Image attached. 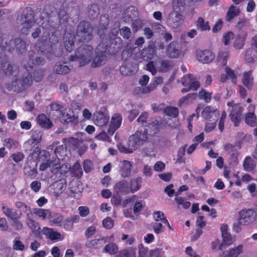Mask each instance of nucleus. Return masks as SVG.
I'll return each instance as SVG.
<instances>
[{
    "mask_svg": "<svg viewBox=\"0 0 257 257\" xmlns=\"http://www.w3.org/2000/svg\"><path fill=\"white\" fill-rule=\"evenodd\" d=\"M105 242V237L100 236L98 238L92 239L86 241L85 245L89 248L98 249L101 248Z\"/></svg>",
    "mask_w": 257,
    "mask_h": 257,
    "instance_id": "a878e982",
    "label": "nucleus"
},
{
    "mask_svg": "<svg viewBox=\"0 0 257 257\" xmlns=\"http://www.w3.org/2000/svg\"><path fill=\"white\" fill-rule=\"evenodd\" d=\"M243 251V245L239 244L238 245L231 248L228 250L223 252V256L220 257H237Z\"/></svg>",
    "mask_w": 257,
    "mask_h": 257,
    "instance_id": "cd10ccee",
    "label": "nucleus"
},
{
    "mask_svg": "<svg viewBox=\"0 0 257 257\" xmlns=\"http://www.w3.org/2000/svg\"><path fill=\"white\" fill-rule=\"evenodd\" d=\"M141 179L139 178L132 179L130 182V188L132 192L138 191L141 186Z\"/></svg>",
    "mask_w": 257,
    "mask_h": 257,
    "instance_id": "3c124183",
    "label": "nucleus"
},
{
    "mask_svg": "<svg viewBox=\"0 0 257 257\" xmlns=\"http://www.w3.org/2000/svg\"><path fill=\"white\" fill-rule=\"evenodd\" d=\"M54 71L57 74H66L69 72V68L65 64L58 63L54 66Z\"/></svg>",
    "mask_w": 257,
    "mask_h": 257,
    "instance_id": "ea45409f",
    "label": "nucleus"
},
{
    "mask_svg": "<svg viewBox=\"0 0 257 257\" xmlns=\"http://www.w3.org/2000/svg\"><path fill=\"white\" fill-rule=\"evenodd\" d=\"M196 25L197 28L202 31H209L210 30L208 22H206L204 19L201 17L198 18Z\"/></svg>",
    "mask_w": 257,
    "mask_h": 257,
    "instance_id": "c03bdc74",
    "label": "nucleus"
},
{
    "mask_svg": "<svg viewBox=\"0 0 257 257\" xmlns=\"http://www.w3.org/2000/svg\"><path fill=\"white\" fill-rule=\"evenodd\" d=\"M153 217L156 222H162L163 223L165 222V220H167L164 213L160 211L155 212L153 214Z\"/></svg>",
    "mask_w": 257,
    "mask_h": 257,
    "instance_id": "bf43d9fd",
    "label": "nucleus"
},
{
    "mask_svg": "<svg viewBox=\"0 0 257 257\" xmlns=\"http://www.w3.org/2000/svg\"><path fill=\"white\" fill-rule=\"evenodd\" d=\"M2 65L3 70L6 75H16L17 73L18 70L16 65H12L7 62L3 63Z\"/></svg>",
    "mask_w": 257,
    "mask_h": 257,
    "instance_id": "f704fd0d",
    "label": "nucleus"
},
{
    "mask_svg": "<svg viewBox=\"0 0 257 257\" xmlns=\"http://www.w3.org/2000/svg\"><path fill=\"white\" fill-rule=\"evenodd\" d=\"M114 190L117 192H129L130 186H128L126 181L123 180L117 183L114 186Z\"/></svg>",
    "mask_w": 257,
    "mask_h": 257,
    "instance_id": "4c0bfd02",
    "label": "nucleus"
},
{
    "mask_svg": "<svg viewBox=\"0 0 257 257\" xmlns=\"http://www.w3.org/2000/svg\"><path fill=\"white\" fill-rule=\"evenodd\" d=\"M167 55L171 58H178L182 55L181 48L178 43L172 42L169 45L167 51Z\"/></svg>",
    "mask_w": 257,
    "mask_h": 257,
    "instance_id": "6ab92c4d",
    "label": "nucleus"
},
{
    "mask_svg": "<svg viewBox=\"0 0 257 257\" xmlns=\"http://www.w3.org/2000/svg\"><path fill=\"white\" fill-rule=\"evenodd\" d=\"M42 42H38L35 45L36 49L38 52H40L48 59H51L55 56H58L59 54H56L54 51L56 49L54 45H50L43 38L42 39Z\"/></svg>",
    "mask_w": 257,
    "mask_h": 257,
    "instance_id": "39448f33",
    "label": "nucleus"
},
{
    "mask_svg": "<svg viewBox=\"0 0 257 257\" xmlns=\"http://www.w3.org/2000/svg\"><path fill=\"white\" fill-rule=\"evenodd\" d=\"M239 13V10L236 7L231 6L228 10L226 16V20L227 21H230L234 17L237 16Z\"/></svg>",
    "mask_w": 257,
    "mask_h": 257,
    "instance_id": "79ce46f5",
    "label": "nucleus"
},
{
    "mask_svg": "<svg viewBox=\"0 0 257 257\" xmlns=\"http://www.w3.org/2000/svg\"><path fill=\"white\" fill-rule=\"evenodd\" d=\"M222 245L223 246L224 248H226L232 243V239L230 233L223 235H222Z\"/></svg>",
    "mask_w": 257,
    "mask_h": 257,
    "instance_id": "5fc2aeb1",
    "label": "nucleus"
},
{
    "mask_svg": "<svg viewBox=\"0 0 257 257\" xmlns=\"http://www.w3.org/2000/svg\"><path fill=\"white\" fill-rule=\"evenodd\" d=\"M148 248L141 244L139 246V257H147L148 255Z\"/></svg>",
    "mask_w": 257,
    "mask_h": 257,
    "instance_id": "774afa93",
    "label": "nucleus"
},
{
    "mask_svg": "<svg viewBox=\"0 0 257 257\" xmlns=\"http://www.w3.org/2000/svg\"><path fill=\"white\" fill-rule=\"evenodd\" d=\"M5 146L10 149H16L19 146V143L15 140L7 138L4 141Z\"/></svg>",
    "mask_w": 257,
    "mask_h": 257,
    "instance_id": "de8ad7c7",
    "label": "nucleus"
},
{
    "mask_svg": "<svg viewBox=\"0 0 257 257\" xmlns=\"http://www.w3.org/2000/svg\"><path fill=\"white\" fill-rule=\"evenodd\" d=\"M37 121L44 128H49L52 125V123L50 119L43 114H40L37 116Z\"/></svg>",
    "mask_w": 257,
    "mask_h": 257,
    "instance_id": "473e14b6",
    "label": "nucleus"
},
{
    "mask_svg": "<svg viewBox=\"0 0 257 257\" xmlns=\"http://www.w3.org/2000/svg\"><path fill=\"white\" fill-rule=\"evenodd\" d=\"M69 152L67 150V148L65 145H62L57 146L54 150V154L56 156V158L54 160H64L66 158H68V155Z\"/></svg>",
    "mask_w": 257,
    "mask_h": 257,
    "instance_id": "b1692460",
    "label": "nucleus"
},
{
    "mask_svg": "<svg viewBox=\"0 0 257 257\" xmlns=\"http://www.w3.org/2000/svg\"><path fill=\"white\" fill-rule=\"evenodd\" d=\"M253 78L252 76V72L249 71L244 72L242 76V83L248 88H250L253 84Z\"/></svg>",
    "mask_w": 257,
    "mask_h": 257,
    "instance_id": "2f4dec72",
    "label": "nucleus"
},
{
    "mask_svg": "<svg viewBox=\"0 0 257 257\" xmlns=\"http://www.w3.org/2000/svg\"><path fill=\"white\" fill-rule=\"evenodd\" d=\"M146 69L150 71L152 75H155L158 72H165L169 70L171 65L168 60L161 61H150L146 65Z\"/></svg>",
    "mask_w": 257,
    "mask_h": 257,
    "instance_id": "20e7f679",
    "label": "nucleus"
},
{
    "mask_svg": "<svg viewBox=\"0 0 257 257\" xmlns=\"http://www.w3.org/2000/svg\"><path fill=\"white\" fill-rule=\"evenodd\" d=\"M92 28L88 23L86 22H80L77 27L76 37L82 42H88L92 38Z\"/></svg>",
    "mask_w": 257,
    "mask_h": 257,
    "instance_id": "423d86ee",
    "label": "nucleus"
},
{
    "mask_svg": "<svg viewBox=\"0 0 257 257\" xmlns=\"http://www.w3.org/2000/svg\"><path fill=\"white\" fill-rule=\"evenodd\" d=\"M228 57V52L227 51H221L219 53L217 60L222 65H225L227 63V58Z\"/></svg>",
    "mask_w": 257,
    "mask_h": 257,
    "instance_id": "603ef678",
    "label": "nucleus"
},
{
    "mask_svg": "<svg viewBox=\"0 0 257 257\" xmlns=\"http://www.w3.org/2000/svg\"><path fill=\"white\" fill-rule=\"evenodd\" d=\"M2 209L3 213L11 219H16L19 218V216H17L16 212L14 209L6 206H3Z\"/></svg>",
    "mask_w": 257,
    "mask_h": 257,
    "instance_id": "a18cd8bd",
    "label": "nucleus"
},
{
    "mask_svg": "<svg viewBox=\"0 0 257 257\" xmlns=\"http://www.w3.org/2000/svg\"><path fill=\"white\" fill-rule=\"evenodd\" d=\"M97 224L94 223L90 226L85 231V235L86 237L89 238L94 235L96 231Z\"/></svg>",
    "mask_w": 257,
    "mask_h": 257,
    "instance_id": "69168bd1",
    "label": "nucleus"
},
{
    "mask_svg": "<svg viewBox=\"0 0 257 257\" xmlns=\"http://www.w3.org/2000/svg\"><path fill=\"white\" fill-rule=\"evenodd\" d=\"M69 170L74 176L76 177H79L82 174L81 165L78 162H76Z\"/></svg>",
    "mask_w": 257,
    "mask_h": 257,
    "instance_id": "8fccbe9b",
    "label": "nucleus"
},
{
    "mask_svg": "<svg viewBox=\"0 0 257 257\" xmlns=\"http://www.w3.org/2000/svg\"><path fill=\"white\" fill-rule=\"evenodd\" d=\"M41 232L47 238L53 241L62 240L63 239V237L59 232L52 228L45 227L42 229Z\"/></svg>",
    "mask_w": 257,
    "mask_h": 257,
    "instance_id": "412c9836",
    "label": "nucleus"
},
{
    "mask_svg": "<svg viewBox=\"0 0 257 257\" xmlns=\"http://www.w3.org/2000/svg\"><path fill=\"white\" fill-rule=\"evenodd\" d=\"M254 105L249 104L247 107L248 112L245 116L246 123L251 126H254L256 124V117L254 113Z\"/></svg>",
    "mask_w": 257,
    "mask_h": 257,
    "instance_id": "393cba45",
    "label": "nucleus"
},
{
    "mask_svg": "<svg viewBox=\"0 0 257 257\" xmlns=\"http://www.w3.org/2000/svg\"><path fill=\"white\" fill-rule=\"evenodd\" d=\"M182 83L184 86L192 85L195 82H199L194 78L192 75L189 74L184 76L181 80Z\"/></svg>",
    "mask_w": 257,
    "mask_h": 257,
    "instance_id": "09e8293b",
    "label": "nucleus"
},
{
    "mask_svg": "<svg viewBox=\"0 0 257 257\" xmlns=\"http://www.w3.org/2000/svg\"><path fill=\"white\" fill-rule=\"evenodd\" d=\"M33 214H31L27 216L26 221L28 226L32 230L36 236H39L40 235V226L39 224L32 219Z\"/></svg>",
    "mask_w": 257,
    "mask_h": 257,
    "instance_id": "5701e85b",
    "label": "nucleus"
},
{
    "mask_svg": "<svg viewBox=\"0 0 257 257\" xmlns=\"http://www.w3.org/2000/svg\"><path fill=\"white\" fill-rule=\"evenodd\" d=\"M136 248L130 247L119 250L115 257H136Z\"/></svg>",
    "mask_w": 257,
    "mask_h": 257,
    "instance_id": "c9c22d12",
    "label": "nucleus"
},
{
    "mask_svg": "<svg viewBox=\"0 0 257 257\" xmlns=\"http://www.w3.org/2000/svg\"><path fill=\"white\" fill-rule=\"evenodd\" d=\"M196 57L198 61L204 64L211 62L215 57L213 53L208 50L197 51Z\"/></svg>",
    "mask_w": 257,
    "mask_h": 257,
    "instance_id": "2eb2a0df",
    "label": "nucleus"
},
{
    "mask_svg": "<svg viewBox=\"0 0 257 257\" xmlns=\"http://www.w3.org/2000/svg\"><path fill=\"white\" fill-rule=\"evenodd\" d=\"M122 121V117L119 114L116 113L112 116L109 127L107 130V134L112 136L115 131L118 129Z\"/></svg>",
    "mask_w": 257,
    "mask_h": 257,
    "instance_id": "a211bd4d",
    "label": "nucleus"
},
{
    "mask_svg": "<svg viewBox=\"0 0 257 257\" xmlns=\"http://www.w3.org/2000/svg\"><path fill=\"white\" fill-rule=\"evenodd\" d=\"M151 90L149 87V85L147 86H138L136 87L134 91V93L136 95H140L142 94H146L150 93L151 92Z\"/></svg>",
    "mask_w": 257,
    "mask_h": 257,
    "instance_id": "13d9d810",
    "label": "nucleus"
},
{
    "mask_svg": "<svg viewBox=\"0 0 257 257\" xmlns=\"http://www.w3.org/2000/svg\"><path fill=\"white\" fill-rule=\"evenodd\" d=\"M44 59L41 57L36 55L33 51L30 52L29 57L24 62V65L26 69L29 71V68H32L34 66L44 64Z\"/></svg>",
    "mask_w": 257,
    "mask_h": 257,
    "instance_id": "9b49d317",
    "label": "nucleus"
},
{
    "mask_svg": "<svg viewBox=\"0 0 257 257\" xmlns=\"http://www.w3.org/2000/svg\"><path fill=\"white\" fill-rule=\"evenodd\" d=\"M138 71L136 64L125 62L120 67V72L124 76H128L136 73Z\"/></svg>",
    "mask_w": 257,
    "mask_h": 257,
    "instance_id": "aec40b11",
    "label": "nucleus"
},
{
    "mask_svg": "<svg viewBox=\"0 0 257 257\" xmlns=\"http://www.w3.org/2000/svg\"><path fill=\"white\" fill-rule=\"evenodd\" d=\"M32 81V77H26L24 79H23V83H22L20 81H16L15 82H13L12 86H16V84L18 82L21 84V86H22L21 89H23L25 87L29 86L31 85V82Z\"/></svg>",
    "mask_w": 257,
    "mask_h": 257,
    "instance_id": "4d7b16f0",
    "label": "nucleus"
},
{
    "mask_svg": "<svg viewBox=\"0 0 257 257\" xmlns=\"http://www.w3.org/2000/svg\"><path fill=\"white\" fill-rule=\"evenodd\" d=\"M225 72L228 78L231 80L233 84H236L237 76L238 75L237 72L228 67L225 68Z\"/></svg>",
    "mask_w": 257,
    "mask_h": 257,
    "instance_id": "49530a36",
    "label": "nucleus"
},
{
    "mask_svg": "<svg viewBox=\"0 0 257 257\" xmlns=\"http://www.w3.org/2000/svg\"><path fill=\"white\" fill-rule=\"evenodd\" d=\"M199 97L200 99H203L206 102H209L211 99V93L209 92L202 90L199 92Z\"/></svg>",
    "mask_w": 257,
    "mask_h": 257,
    "instance_id": "052dcab7",
    "label": "nucleus"
},
{
    "mask_svg": "<svg viewBox=\"0 0 257 257\" xmlns=\"http://www.w3.org/2000/svg\"><path fill=\"white\" fill-rule=\"evenodd\" d=\"M243 166L246 171L251 172L255 168L256 164L251 157H246L244 160Z\"/></svg>",
    "mask_w": 257,
    "mask_h": 257,
    "instance_id": "e433bc0d",
    "label": "nucleus"
},
{
    "mask_svg": "<svg viewBox=\"0 0 257 257\" xmlns=\"http://www.w3.org/2000/svg\"><path fill=\"white\" fill-rule=\"evenodd\" d=\"M227 105L229 107H232L229 117L234 122V125L237 126V123L242 118L241 112L242 111V108L240 105L234 103L233 101L227 102Z\"/></svg>",
    "mask_w": 257,
    "mask_h": 257,
    "instance_id": "1a4fd4ad",
    "label": "nucleus"
},
{
    "mask_svg": "<svg viewBox=\"0 0 257 257\" xmlns=\"http://www.w3.org/2000/svg\"><path fill=\"white\" fill-rule=\"evenodd\" d=\"M246 37V33L244 32H240L235 38L234 43V47L237 49L242 48Z\"/></svg>",
    "mask_w": 257,
    "mask_h": 257,
    "instance_id": "7c9ffc66",
    "label": "nucleus"
},
{
    "mask_svg": "<svg viewBox=\"0 0 257 257\" xmlns=\"http://www.w3.org/2000/svg\"><path fill=\"white\" fill-rule=\"evenodd\" d=\"M1 47L4 48L6 50L11 51L14 49V42L11 39L5 38L1 40Z\"/></svg>",
    "mask_w": 257,
    "mask_h": 257,
    "instance_id": "a19ab883",
    "label": "nucleus"
},
{
    "mask_svg": "<svg viewBox=\"0 0 257 257\" xmlns=\"http://www.w3.org/2000/svg\"><path fill=\"white\" fill-rule=\"evenodd\" d=\"M219 115V110L216 108L211 106L205 107L202 111V116L206 121L216 120Z\"/></svg>",
    "mask_w": 257,
    "mask_h": 257,
    "instance_id": "f8f14e48",
    "label": "nucleus"
},
{
    "mask_svg": "<svg viewBox=\"0 0 257 257\" xmlns=\"http://www.w3.org/2000/svg\"><path fill=\"white\" fill-rule=\"evenodd\" d=\"M118 252V246L114 242H109L106 244L102 249V252L110 255H114Z\"/></svg>",
    "mask_w": 257,
    "mask_h": 257,
    "instance_id": "72a5a7b5",
    "label": "nucleus"
},
{
    "mask_svg": "<svg viewBox=\"0 0 257 257\" xmlns=\"http://www.w3.org/2000/svg\"><path fill=\"white\" fill-rule=\"evenodd\" d=\"M163 82V78L161 77H156L153 81L149 85L151 91L155 90L157 86Z\"/></svg>",
    "mask_w": 257,
    "mask_h": 257,
    "instance_id": "680f3d73",
    "label": "nucleus"
},
{
    "mask_svg": "<svg viewBox=\"0 0 257 257\" xmlns=\"http://www.w3.org/2000/svg\"><path fill=\"white\" fill-rule=\"evenodd\" d=\"M106 49V46L103 44H100L97 47L96 56L91 64L92 67H97L105 64L107 58Z\"/></svg>",
    "mask_w": 257,
    "mask_h": 257,
    "instance_id": "0eeeda50",
    "label": "nucleus"
},
{
    "mask_svg": "<svg viewBox=\"0 0 257 257\" xmlns=\"http://www.w3.org/2000/svg\"><path fill=\"white\" fill-rule=\"evenodd\" d=\"M147 134L148 130L137 131L129 137L128 146L133 152L146 142L148 139Z\"/></svg>",
    "mask_w": 257,
    "mask_h": 257,
    "instance_id": "7ed1b4c3",
    "label": "nucleus"
},
{
    "mask_svg": "<svg viewBox=\"0 0 257 257\" xmlns=\"http://www.w3.org/2000/svg\"><path fill=\"white\" fill-rule=\"evenodd\" d=\"M95 123L99 126L106 125L109 120V115L105 109L103 108L94 113Z\"/></svg>",
    "mask_w": 257,
    "mask_h": 257,
    "instance_id": "ddd939ff",
    "label": "nucleus"
},
{
    "mask_svg": "<svg viewBox=\"0 0 257 257\" xmlns=\"http://www.w3.org/2000/svg\"><path fill=\"white\" fill-rule=\"evenodd\" d=\"M118 166L119 171L122 177L126 178L131 175L133 167L132 162L127 160H122L119 162Z\"/></svg>",
    "mask_w": 257,
    "mask_h": 257,
    "instance_id": "4468645a",
    "label": "nucleus"
},
{
    "mask_svg": "<svg viewBox=\"0 0 257 257\" xmlns=\"http://www.w3.org/2000/svg\"><path fill=\"white\" fill-rule=\"evenodd\" d=\"M15 45L16 46V49L21 53H23L25 50V43L20 38L15 40Z\"/></svg>",
    "mask_w": 257,
    "mask_h": 257,
    "instance_id": "6e6d98bb",
    "label": "nucleus"
},
{
    "mask_svg": "<svg viewBox=\"0 0 257 257\" xmlns=\"http://www.w3.org/2000/svg\"><path fill=\"white\" fill-rule=\"evenodd\" d=\"M33 212L41 219H50L52 216V213L48 209H43L42 208H34Z\"/></svg>",
    "mask_w": 257,
    "mask_h": 257,
    "instance_id": "c756f323",
    "label": "nucleus"
},
{
    "mask_svg": "<svg viewBox=\"0 0 257 257\" xmlns=\"http://www.w3.org/2000/svg\"><path fill=\"white\" fill-rule=\"evenodd\" d=\"M182 20L183 16L182 15L172 13L169 16V25L173 28H178L181 26Z\"/></svg>",
    "mask_w": 257,
    "mask_h": 257,
    "instance_id": "bb28decb",
    "label": "nucleus"
},
{
    "mask_svg": "<svg viewBox=\"0 0 257 257\" xmlns=\"http://www.w3.org/2000/svg\"><path fill=\"white\" fill-rule=\"evenodd\" d=\"M252 46L253 49L249 48L246 51L244 58L248 63H251L253 61L254 58H257V36L252 38Z\"/></svg>",
    "mask_w": 257,
    "mask_h": 257,
    "instance_id": "f3484780",
    "label": "nucleus"
},
{
    "mask_svg": "<svg viewBox=\"0 0 257 257\" xmlns=\"http://www.w3.org/2000/svg\"><path fill=\"white\" fill-rule=\"evenodd\" d=\"M155 54V51L154 49L150 47L144 48L142 53V57L145 60L152 59L154 57Z\"/></svg>",
    "mask_w": 257,
    "mask_h": 257,
    "instance_id": "58836bf2",
    "label": "nucleus"
},
{
    "mask_svg": "<svg viewBox=\"0 0 257 257\" xmlns=\"http://www.w3.org/2000/svg\"><path fill=\"white\" fill-rule=\"evenodd\" d=\"M17 21L19 25V29L24 34H28L30 29L35 25L34 14L31 10L24 12L18 18Z\"/></svg>",
    "mask_w": 257,
    "mask_h": 257,
    "instance_id": "f03ea898",
    "label": "nucleus"
},
{
    "mask_svg": "<svg viewBox=\"0 0 257 257\" xmlns=\"http://www.w3.org/2000/svg\"><path fill=\"white\" fill-rule=\"evenodd\" d=\"M238 221L240 224L247 225L254 221V213L251 209H242L239 212Z\"/></svg>",
    "mask_w": 257,
    "mask_h": 257,
    "instance_id": "9d476101",
    "label": "nucleus"
},
{
    "mask_svg": "<svg viewBox=\"0 0 257 257\" xmlns=\"http://www.w3.org/2000/svg\"><path fill=\"white\" fill-rule=\"evenodd\" d=\"M51 159L50 154L48 152L42 151L40 152L39 158V162L40 163L39 170L42 171L46 170L48 168L53 169V166H54L53 157Z\"/></svg>",
    "mask_w": 257,
    "mask_h": 257,
    "instance_id": "6e6552de",
    "label": "nucleus"
},
{
    "mask_svg": "<svg viewBox=\"0 0 257 257\" xmlns=\"http://www.w3.org/2000/svg\"><path fill=\"white\" fill-rule=\"evenodd\" d=\"M54 166H53L52 172L56 174H65L70 169V166L68 164H60V161L58 160H54Z\"/></svg>",
    "mask_w": 257,
    "mask_h": 257,
    "instance_id": "4be33fe9",
    "label": "nucleus"
},
{
    "mask_svg": "<svg viewBox=\"0 0 257 257\" xmlns=\"http://www.w3.org/2000/svg\"><path fill=\"white\" fill-rule=\"evenodd\" d=\"M164 112L167 115L171 117H176L179 113V110L177 107L169 106L163 110Z\"/></svg>",
    "mask_w": 257,
    "mask_h": 257,
    "instance_id": "864d4df0",
    "label": "nucleus"
},
{
    "mask_svg": "<svg viewBox=\"0 0 257 257\" xmlns=\"http://www.w3.org/2000/svg\"><path fill=\"white\" fill-rule=\"evenodd\" d=\"M194 96L193 94H188L186 96L181 98L179 102V104L181 106L183 104H189L192 102Z\"/></svg>",
    "mask_w": 257,
    "mask_h": 257,
    "instance_id": "338daca9",
    "label": "nucleus"
},
{
    "mask_svg": "<svg viewBox=\"0 0 257 257\" xmlns=\"http://www.w3.org/2000/svg\"><path fill=\"white\" fill-rule=\"evenodd\" d=\"M15 206L17 208L23 210L26 214V216L32 214L31 206L24 202L17 201L15 203Z\"/></svg>",
    "mask_w": 257,
    "mask_h": 257,
    "instance_id": "37998d69",
    "label": "nucleus"
},
{
    "mask_svg": "<svg viewBox=\"0 0 257 257\" xmlns=\"http://www.w3.org/2000/svg\"><path fill=\"white\" fill-rule=\"evenodd\" d=\"M211 245V249L214 251H217L218 250H222L223 249H224L223 246L222 245V243H220L219 239H215L212 241Z\"/></svg>",
    "mask_w": 257,
    "mask_h": 257,
    "instance_id": "0e129e2a",
    "label": "nucleus"
},
{
    "mask_svg": "<svg viewBox=\"0 0 257 257\" xmlns=\"http://www.w3.org/2000/svg\"><path fill=\"white\" fill-rule=\"evenodd\" d=\"M92 47L90 45L83 44L76 50L75 56H71L69 59L71 61L76 58L79 62L80 66L88 64L92 59Z\"/></svg>",
    "mask_w": 257,
    "mask_h": 257,
    "instance_id": "f257e3e1",
    "label": "nucleus"
},
{
    "mask_svg": "<svg viewBox=\"0 0 257 257\" xmlns=\"http://www.w3.org/2000/svg\"><path fill=\"white\" fill-rule=\"evenodd\" d=\"M60 120L62 122H77L78 117L74 114L73 111L70 108H66L62 112L61 111L59 115Z\"/></svg>",
    "mask_w": 257,
    "mask_h": 257,
    "instance_id": "dca6fc26",
    "label": "nucleus"
},
{
    "mask_svg": "<svg viewBox=\"0 0 257 257\" xmlns=\"http://www.w3.org/2000/svg\"><path fill=\"white\" fill-rule=\"evenodd\" d=\"M163 224L162 222H155L153 224V228L156 234H159L164 232V226L163 225Z\"/></svg>",
    "mask_w": 257,
    "mask_h": 257,
    "instance_id": "e2e57ef3",
    "label": "nucleus"
},
{
    "mask_svg": "<svg viewBox=\"0 0 257 257\" xmlns=\"http://www.w3.org/2000/svg\"><path fill=\"white\" fill-rule=\"evenodd\" d=\"M74 34L66 32L64 35L65 47L68 52H71L74 48Z\"/></svg>",
    "mask_w": 257,
    "mask_h": 257,
    "instance_id": "c85d7f7f",
    "label": "nucleus"
}]
</instances>
